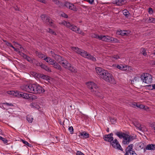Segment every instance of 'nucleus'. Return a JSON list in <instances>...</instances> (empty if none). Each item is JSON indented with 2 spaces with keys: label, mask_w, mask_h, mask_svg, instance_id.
<instances>
[{
  "label": "nucleus",
  "mask_w": 155,
  "mask_h": 155,
  "mask_svg": "<svg viewBox=\"0 0 155 155\" xmlns=\"http://www.w3.org/2000/svg\"><path fill=\"white\" fill-rule=\"evenodd\" d=\"M116 135L120 139L123 138L122 143L124 144H128L134 139L133 136L122 132H117Z\"/></svg>",
  "instance_id": "1"
},
{
  "label": "nucleus",
  "mask_w": 155,
  "mask_h": 155,
  "mask_svg": "<svg viewBox=\"0 0 155 155\" xmlns=\"http://www.w3.org/2000/svg\"><path fill=\"white\" fill-rule=\"evenodd\" d=\"M86 85L93 94L97 96H99V88L93 82H88L86 83Z\"/></svg>",
  "instance_id": "2"
},
{
  "label": "nucleus",
  "mask_w": 155,
  "mask_h": 155,
  "mask_svg": "<svg viewBox=\"0 0 155 155\" xmlns=\"http://www.w3.org/2000/svg\"><path fill=\"white\" fill-rule=\"evenodd\" d=\"M60 24L63 25L66 27H67L70 28L72 31L75 32L76 33L81 34L82 35H84V33L80 30V29L77 27L75 26H74L72 25L68 22L66 21H63L60 23Z\"/></svg>",
  "instance_id": "3"
},
{
  "label": "nucleus",
  "mask_w": 155,
  "mask_h": 155,
  "mask_svg": "<svg viewBox=\"0 0 155 155\" xmlns=\"http://www.w3.org/2000/svg\"><path fill=\"white\" fill-rule=\"evenodd\" d=\"M55 3H56L59 7H66L68 8L69 9L73 10L74 11H77V8L76 7L72 4L67 2L64 4L61 3L60 1H54Z\"/></svg>",
  "instance_id": "4"
},
{
  "label": "nucleus",
  "mask_w": 155,
  "mask_h": 155,
  "mask_svg": "<svg viewBox=\"0 0 155 155\" xmlns=\"http://www.w3.org/2000/svg\"><path fill=\"white\" fill-rule=\"evenodd\" d=\"M32 93L34 94L42 93L44 89L37 83L31 84Z\"/></svg>",
  "instance_id": "5"
},
{
  "label": "nucleus",
  "mask_w": 155,
  "mask_h": 155,
  "mask_svg": "<svg viewBox=\"0 0 155 155\" xmlns=\"http://www.w3.org/2000/svg\"><path fill=\"white\" fill-rule=\"evenodd\" d=\"M141 78L143 82L149 84L152 82V76L148 73H145L142 74L141 76Z\"/></svg>",
  "instance_id": "6"
},
{
  "label": "nucleus",
  "mask_w": 155,
  "mask_h": 155,
  "mask_svg": "<svg viewBox=\"0 0 155 155\" xmlns=\"http://www.w3.org/2000/svg\"><path fill=\"white\" fill-rule=\"evenodd\" d=\"M100 40L108 42L116 43L119 42V41L117 39L107 35H101Z\"/></svg>",
  "instance_id": "7"
},
{
  "label": "nucleus",
  "mask_w": 155,
  "mask_h": 155,
  "mask_svg": "<svg viewBox=\"0 0 155 155\" xmlns=\"http://www.w3.org/2000/svg\"><path fill=\"white\" fill-rule=\"evenodd\" d=\"M79 54L82 56L91 60L93 61H96V59L94 57L84 51L81 50Z\"/></svg>",
  "instance_id": "8"
},
{
  "label": "nucleus",
  "mask_w": 155,
  "mask_h": 155,
  "mask_svg": "<svg viewBox=\"0 0 155 155\" xmlns=\"http://www.w3.org/2000/svg\"><path fill=\"white\" fill-rule=\"evenodd\" d=\"M21 94V97L25 99H32L33 100L37 98V97L36 96L31 94L25 93H24L22 92Z\"/></svg>",
  "instance_id": "9"
},
{
  "label": "nucleus",
  "mask_w": 155,
  "mask_h": 155,
  "mask_svg": "<svg viewBox=\"0 0 155 155\" xmlns=\"http://www.w3.org/2000/svg\"><path fill=\"white\" fill-rule=\"evenodd\" d=\"M104 81L107 82L115 84H116V81L113 77L111 74L109 73L107 77L104 80Z\"/></svg>",
  "instance_id": "10"
},
{
  "label": "nucleus",
  "mask_w": 155,
  "mask_h": 155,
  "mask_svg": "<svg viewBox=\"0 0 155 155\" xmlns=\"http://www.w3.org/2000/svg\"><path fill=\"white\" fill-rule=\"evenodd\" d=\"M20 88L23 91L32 93L31 84L22 85L20 87Z\"/></svg>",
  "instance_id": "11"
},
{
  "label": "nucleus",
  "mask_w": 155,
  "mask_h": 155,
  "mask_svg": "<svg viewBox=\"0 0 155 155\" xmlns=\"http://www.w3.org/2000/svg\"><path fill=\"white\" fill-rule=\"evenodd\" d=\"M110 143L113 148L121 150H123L122 148L117 139H115L113 140L110 142Z\"/></svg>",
  "instance_id": "12"
},
{
  "label": "nucleus",
  "mask_w": 155,
  "mask_h": 155,
  "mask_svg": "<svg viewBox=\"0 0 155 155\" xmlns=\"http://www.w3.org/2000/svg\"><path fill=\"white\" fill-rule=\"evenodd\" d=\"M41 18L44 22L51 26H52L53 21L52 20L46 15H42L41 16Z\"/></svg>",
  "instance_id": "13"
},
{
  "label": "nucleus",
  "mask_w": 155,
  "mask_h": 155,
  "mask_svg": "<svg viewBox=\"0 0 155 155\" xmlns=\"http://www.w3.org/2000/svg\"><path fill=\"white\" fill-rule=\"evenodd\" d=\"M58 63L61 64L65 68L67 69L69 68L71 64L68 61L65 60H63V58L61 57L59 61H57Z\"/></svg>",
  "instance_id": "14"
},
{
  "label": "nucleus",
  "mask_w": 155,
  "mask_h": 155,
  "mask_svg": "<svg viewBox=\"0 0 155 155\" xmlns=\"http://www.w3.org/2000/svg\"><path fill=\"white\" fill-rule=\"evenodd\" d=\"M7 93L10 95H13L18 97H21V96L22 93L21 92L15 91H8L7 92Z\"/></svg>",
  "instance_id": "15"
},
{
  "label": "nucleus",
  "mask_w": 155,
  "mask_h": 155,
  "mask_svg": "<svg viewBox=\"0 0 155 155\" xmlns=\"http://www.w3.org/2000/svg\"><path fill=\"white\" fill-rule=\"evenodd\" d=\"M113 134L110 133L109 134L105 135L104 136L103 138L104 140L109 142H111L114 140V138L113 137Z\"/></svg>",
  "instance_id": "16"
},
{
  "label": "nucleus",
  "mask_w": 155,
  "mask_h": 155,
  "mask_svg": "<svg viewBox=\"0 0 155 155\" xmlns=\"http://www.w3.org/2000/svg\"><path fill=\"white\" fill-rule=\"evenodd\" d=\"M35 75L38 78H41L45 80L48 81H49L50 80V77L48 76L38 73L35 74Z\"/></svg>",
  "instance_id": "17"
},
{
  "label": "nucleus",
  "mask_w": 155,
  "mask_h": 155,
  "mask_svg": "<svg viewBox=\"0 0 155 155\" xmlns=\"http://www.w3.org/2000/svg\"><path fill=\"white\" fill-rule=\"evenodd\" d=\"M95 70L97 74L100 78L102 75L103 73L105 71V70L99 67H96L95 68Z\"/></svg>",
  "instance_id": "18"
},
{
  "label": "nucleus",
  "mask_w": 155,
  "mask_h": 155,
  "mask_svg": "<svg viewBox=\"0 0 155 155\" xmlns=\"http://www.w3.org/2000/svg\"><path fill=\"white\" fill-rule=\"evenodd\" d=\"M130 32L128 31H118L117 32V34L120 35H128L130 34Z\"/></svg>",
  "instance_id": "19"
},
{
  "label": "nucleus",
  "mask_w": 155,
  "mask_h": 155,
  "mask_svg": "<svg viewBox=\"0 0 155 155\" xmlns=\"http://www.w3.org/2000/svg\"><path fill=\"white\" fill-rule=\"evenodd\" d=\"M44 60L46 62L48 63L49 64L53 65L56 62L55 60L51 58L50 57H46L44 59Z\"/></svg>",
  "instance_id": "20"
},
{
  "label": "nucleus",
  "mask_w": 155,
  "mask_h": 155,
  "mask_svg": "<svg viewBox=\"0 0 155 155\" xmlns=\"http://www.w3.org/2000/svg\"><path fill=\"white\" fill-rule=\"evenodd\" d=\"M135 127L139 130L143 131V126L141 125L137 122H135L134 123Z\"/></svg>",
  "instance_id": "21"
},
{
  "label": "nucleus",
  "mask_w": 155,
  "mask_h": 155,
  "mask_svg": "<svg viewBox=\"0 0 155 155\" xmlns=\"http://www.w3.org/2000/svg\"><path fill=\"white\" fill-rule=\"evenodd\" d=\"M50 53L52 56L57 61H59V59L61 58V56L55 54L53 51H51Z\"/></svg>",
  "instance_id": "22"
},
{
  "label": "nucleus",
  "mask_w": 155,
  "mask_h": 155,
  "mask_svg": "<svg viewBox=\"0 0 155 155\" xmlns=\"http://www.w3.org/2000/svg\"><path fill=\"white\" fill-rule=\"evenodd\" d=\"M4 105H2L0 106V107H1L2 109H8L10 108V106H13V105L11 104H9L7 103H3V104Z\"/></svg>",
  "instance_id": "23"
},
{
  "label": "nucleus",
  "mask_w": 155,
  "mask_h": 155,
  "mask_svg": "<svg viewBox=\"0 0 155 155\" xmlns=\"http://www.w3.org/2000/svg\"><path fill=\"white\" fill-rule=\"evenodd\" d=\"M127 66L126 65L122 64H117V68L123 71H126L127 69Z\"/></svg>",
  "instance_id": "24"
},
{
  "label": "nucleus",
  "mask_w": 155,
  "mask_h": 155,
  "mask_svg": "<svg viewBox=\"0 0 155 155\" xmlns=\"http://www.w3.org/2000/svg\"><path fill=\"white\" fill-rule=\"evenodd\" d=\"M108 59L110 61H114V60H117L120 58V57L117 55H114L111 56H108Z\"/></svg>",
  "instance_id": "25"
},
{
  "label": "nucleus",
  "mask_w": 155,
  "mask_h": 155,
  "mask_svg": "<svg viewBox=\"0 0 155 155\" xmlns=\"http://www.w3.org/2000/svg\"><path fill=\"white\" fill-rule=\"evenodd\" d=\"M125 1H114L112 3L114 4H116L117 5L121 6L124 5L125 2Z\"/></svg>",
  "instance_id": "26"
},
{
  "label": "nucleus",
  "mask_w": 155,
  "mask_h": 155,
  "mask_svg": "<svg viewBox=\"0 0 155 155\" xmlns=\"http://www.w3.org/2000/svg\"><path fill=\"white\" fill-rule=\"evenodd\" d=\"M146 149L148 150H155V145L152 144H148L146 147Z\"/></svg>",
  "instance_id": "27"
},
{
  "label": "nucleus",
  "mask_w": 155,
  "mask_h": 155,
  "mask_svg": "<svg viewBox=\"0 0 155 155\" xmlns=\"http://www.w3.org/2000/svg\"><path fill=\"white\" fill-rule=\"evenodd\" d=\"M30 106L31 108H33L38 109L40 107L39 105L37 103L35 102H32V103H31L30 104Z\"/></svg>",
  "instance_id": "28"
},
{
  "label": "nucleus",
  "mask_w": 155,
  "mask_h": 155,
  "mask_svg": "<svg viewBox=\"0 0 155 155\" xmlns=\"http://www.w3.org/2000/svg\"><path fill=\"white\" fill-rule=\"evenodd\" d=\"M80 134L82 138H87L89 137V134L85 132H82Z\"/></svg>",
  "instance_id": "29"
},
{
  "label": "nucleus",
  "mask_w": 155,
  "mask_h": 155,
  "mask_svg": "<svg viewBox=\"0 0 155 155\" xmlns=\"http://www.w3.org/2000/svg\"><path fill=\"white\" fill-rule=\"evenodd\" d=\"M134 146L133 144H131L129 145L126 148V151H128L130 153V152H132V151H133L132 150Z\"/></svg>",
  "instance_id": "30"
},
{
  "label": "nucleus",
  "mask_w": 155,
  "mask_h": 155,
  "mask_svg": "<svg viewBox=\"0 0 155 155\" xmlns=\"http://www.w3.org/2000/svg\"><path fill=\"white\" fill-rule=\"evenodd\" d=\"M109 72L106 70H105L104 72L103 73L102 75L100 78L103 79L104 80H105L107 76V75Z\"/></svg>",
  "instance_id": "31"
},
{
  "label": "nucleus",
  "mask_w": 155,
  "mask_h": 155,
  "mask_svg": "<svg viewBox=\"0 0 155 155\" xmlns=\"http://www.w3.org/2000/svg\"><path fill=\"white\" fill-rule=\"evenodd\" d=\"M70 66L67 69L71 71L72 72H73L74 73H76L77 72V70L76 68L73 67V66H71V64H70Z\"/></svg>",
  "instance_id": "32"
},
{
  "label": "nucleus",
  "mask_w": 155,
  "mask_h": 155,
  "mask_svg": "<svg viewBox=\"0 0 155 155\" xmlns=\"http://www.w3.org/2000/svg\"><path fill=\"white\" fill-rule=\"evenodd\" d=\"M71 48L73 51L79 54H80V52L81 51V49H80L76 47H72Z\"/></svg>",
  "instance_id": "33"
},
{
  "label": "nucleus",
  "mask_w": 155,
  "mask_h": 155,
  "mask_svg": "<svg viewBox=\"0 0 155 155\" xmlns=\"http://www.w3.org/2000/svg\"><path fill=\"white\" fill-rule=\"evenodd\" d=\"M91 37L94 38L99 40H100L101 35H99L95 33L91 34L90 35Z\"/></svg>",
  "instance_id": "34"
},
{
  "label": "nucleus",
  "mask_w": 155,
  "mask_h": 155,
  "mask_svg": "<svg viewBox=\"0 0 155 155\" xmlns=\"http://www.w3.org/2000/svg\"><path fill=\"white\" fill-rule=\"evenodd\" d=\"M53 67L57 69L58 70H61V66L57 63L55 62V63H54V64L53 65Z\"/></svg>",
  "instance_id": "35"
},
{
  "label": "nucleus",
  "mask_w": 155,
  "mask_h": 155,
  "mask_svg": "<svg viewBox=\"0 0 155 155\" xmlns=\"http://www.w3.org/2000/svg\"><path fill=\"white\" fill-rule=\"evenodd\" d=\"M147 22L149 23H155V18L149 17L147 19Z\"/></svg>",
  "instance_id": "36"
},
{
  "label": "nucleus",
  "mask_w": 155,
  "mask_h": 155,
  "mask_svg": "<svg viewBox=\"0 0 155 155\" xmlns=\"http://www.w3.org/2000/svg\"><path fill=\"white\" fill-rule=\"evenodd\" d=\"M27 119L29 123H31L33 121V118L32 116L28 115L27 117Z\"/></svg>",
  "instance_id": "37"
},
{
  "label": "nucleus",
  "mask_w": 155,
  "mask_h": 155,
  "mask_svg": "<svg viewBox=\"0 0 155 155\" xmlns=\"http://www.w3.org/2000/svg\"><path fill=\"white\" fill-rule=\"evenodd\" d=\"M21 141L24 144L27 145L29 147H33V146L31 144H29L28 142L24 140L21 139Z\"/></svg>",
  "instance_id": "38"
},
{
  "label": "nucleus",
  "mask_w": 155,
  "mask_h": 155,
  "mask_svg": "<svg viewBox=\"0 0 155 155\" xmlns=\"http://www.w3.org/2000/svg\"><path fill=\"white\" fill-rule=\"evenodd\" d=\"M123 12L124 15L126 17H128L130 14L129 12L126 9L123 10Z\"/></svg>",
  "instance_id": "39"
},
{
  "label": "nucleus",
  "mask_w": 155,
  "mask_h": 155,
  "mask_svg": "<svg viewBox=\"0 0 155 155\" xmlns=\"http://www.w3.org/2000/svg\"><path fill=\"white\" fill-rule=\"evenodd\" d=\"M140 52L142 53L144 56H146L147 55V53L146 52V50L144 48H141L140 49Z\"/></svg>",
  "instance_id": "40"
},
{
  "label": "nucleus",
  "mask_w": 155,
  "mask_h": 155,
  "mask_svg": "<svg viewBox=\"0 0 155 155\" xmlns=\"http://www.w3.org/2000/svg\"><path fill=\"white\" fill-rule=\"evenodd\" d=\"M42 67L48 72H50L51 71L50 68L45 65H42Z\"/></svg>",
  "instance_id": "41"
},
{
  "label": "nucleus",
  "mask_w": 155,
  "mask_h": 155,
  "mask_svg": "<svg viewBox=\"0 0 155 155\" xmlns=\"http://www.w3.org/2000/svg\"><path fill=\"white\" fill-rule=\"evenodd\" d=\"M136 105L137 107H138L140 109H143L145 108V106L143 104H134V105Z\"/></svg>",
  "instance_id": "42"
},
{
  "label": "nucleus",
  "mask_w": 155,
  "mask_h": 155,
  "mask_svg": "<svg viewBox=\"0 0 155 155\" xmlns=\"http://www.w3.org/2000/svg\"><path fill=\"white\" fill-rule=\"evenodd\" d=\"M38 57L40 58H45L46 57H47L45 55L41 53H39L38 54Z\"/></svg>",
  "instance_id": "43"
},
{
  "label": "nucleus",
  "mask_w": 155,
  "mask_h": 155,
  "mask_svg": "<svg viewBox=\"0 0 155 155\" xmlns=\"http://www.w3.org/2000/svg\"><path fill=\"white\" fill-rule=\"evenodd\" d=\"M48 32L49 33H50L51 34H53L54 35H56V33L51 29L49 28L48 29Z\"/></svg>",
  "instance_id": "44"
},
{
  "label": "nucleus",
  "mask_w": 155,
  "mask_h": 155,
  "mask_svg": "<svg viewBox=\"0 0 155 155\" xmlns=\"http://www.w3.org/2000/svg\"><path fill=\"white\" fill-rule=\"evenodd\" d=\"M60 16L65 18H67L68 17V15L64 12H62L61 14H60Z\"/></svg>",
  "instance_id": "45"
},
{
  "label": "nucleus",
  "mask_w": 155,
  "mask_h": 155,
  "mask_svg": "<svg viewBox=\"0 0 155 155\" xmlns=\"http://www.w3.org/2000/svg\"><path fill=\"white\" fill-rule=\"evenodd\" d=\"M68 130H69L70 132L72 134L74 131V129L73 127L72 126H71L69 127Z\"/></svg>",
  "instance_id": "46"
},
{
  "label": "nucleus",
  "mask_w": 155,
  "mask_h": 155,
  "mask_svg": "<svg viewBox=\"0 0 155 155\" xmlns=\"http://www.w3.org/2000/svg\"><path fill=\"white\" fill-rule=\"evenodd\" d=\"M24 57H25V58L29 62H30L31 61V59L29 57L25 55Z\"/></svg>",
  "instance_id": "47"
},
{
  "label": "nucleus",
  "mask_w": 155,
  "mask_h": 155,
  "mask_svg": "<svg viewBox=\"0 0 155 155\" xmlns=\"http://www.w3.org/2000/svg\"><path fill=\"white\" fill-rule=\"evenodd\" d=\"M148 13L150 14H152L153 12V9L151 8H149L148 9Z\"/></svg>",
  "instance_id": "48"
},
{
  "label": "nucleus",
  "mask_w": 155,
  "mask_h": 155,
  "mask_svg": "<svg viewBox=\"0 0 155 155\" xmlns=\"http://www.w3.org/2000/svg\"><path fill=\"white\" fill-rule=\"evenodd\" d=\"M6 44V45L9 47H11L12 48H14V46L12 45V44L10 43L7 42Z\"/></svg>",
  "instance_id": "49"
},
{
  "label": "nucleus",
  "mask_w": 155,
  "mask_h": 155,
  "mask_svg": "<svg viewBox=\"0 0 155 155\" xmlns=\"http://www.w3.org/2000/svg\"><path fill=\"white\" fill-rule=\"evenodd\" d=\"M140 79V78L139 77H135L133 80L134 81H138Z\"/></svg>",
  "instance_id": "50"
},
{
  "label": "nucleus",
  "mask_w": 155,
  "mask_h": 155,
  "mask_svg": "<svg viewBox=\"0 0 155 155\" xmlns=\"http://www.w3.org/2000/svg\"><path fill=\"white\" fill-rule=\"evenodd\" d=\"M1 140H2L5 143H7V140L6 139L2 138V139H1Z\"/></svg>",
  "instance_id": "51"
},
{
  "label": "nucleus",
  "mask_w": 155,
  "mask_h": 155,
  "mask_svg": "<svg viewBox=\"0 0 155 155\" xmlns=\"http://www.w3.org/2000/svg\"><path fill=\"white\" fill-rule=\"evenodd\" d=\"M76 154L77 155H85L83 153L80 151H78Z\"/></svg>",
  "instance_id": "52"
},
{
  "label": "nucleus",
  "mask_w": 155,
  "mask_h": 155,
  "mask_svg": "<svg viewBox=\"0 0 155 155\" xmlns=\"http://www.w3.org/2000/svg\"><path fill=\"white\" fill-rule=\"evenodd\" d=\"M130 153L131 155H137L134 151H132V152H130Z\"/></svg>",
  "instance_id": "53"
},
{
  "label": "nucleus",
  "mask_w": 155,
  "mask_h": 155,
  "mask_svg": "<svg viewBox=\"0 0 155 155\" xmlns=\"http://www.w3.org/2000/svg\"><path fill=\"white\" fill-rule=\"evenodd\" d=\"M87 2H88L90 4H92L94 2V1H86Z\"/></svg>",
  "instance_id": "54"
},
{
  "label": "nucleus",
  "mask_w": 155,
  "mask_h": 155,
  "mask_svg": "<svg viewBox=\"0 0 155 155\" xmlns=\"http://www.w3.org/2000/svg\"><path fill=\"white\" fill-rule=\"evenodd\" d=\"M152 127L154 130V132L155 133V123L153 124V125L152 126Z\"/></svg>",
  "instance_id": "55"
},
{
  "label": "nucleus",
  "mask_w": 155,
  "mask_h": 155,
  "mask_svg": "<svg viewBox=\"0 0 155 155\" xmlns=\"http://www.w3.org/2000/svg\"><path fill=\"white\" fill-rule=\"evenodd\" d=\"M117 64H113L112 66L114 68H117Z\"/></svg>",
  "instance_id": "56"
},
{
  "label": "nucleus",
  "mask_w": 155,
  "mask_h": 155,
  "mask_svg": "<svg viewBox=\"0 0 155 155\" xmlns=\"http://www.w3.org/2000/svg\"><path fill=\"white\" fill-rule=\"evenodd\" d=\"M147 20L146 18H144L143 20V21L146 22H147Z\"/></svg>",
  "instance_id": "57"
},
{
  "label": "nucleus",
  "mask_w": 155,
  "mask_h": 155,
  "mask_svg": "<svg viewBox=\"0 0 155 155\" xmlns=\"http://www.w3.org/2000/svg\"><path fill=\"white\" fill-rule=\"evenodd\" d=\"M152 88L151 89H155V84L152 85Z\"/></svg>",
  "instance_id": "58"
},
{
  "label": "nucleus",
  "mask_w": 155,
  "mask_h": 155,
  "mask_svg": "<svg viewBox=\"0 0 155 155\" xmlns=\"http://www.w3.org/2000/svg\"><path fill=\"white\" fill-rule=\"evenodd\" d=\"M13 48L14 49V50L16 51H18V49H17V48H15L14 47V48Z\"/></svg>",
  "instance_id": "59"
},
{
  "label": "nucleus",
  "mask_w": 155,
  "mask_h": 155,
  "mask_svg": "<svg viewBox=\"0 0 155 155\" xmlns=\"http://www.w3.org/2000/svg\"><path fill=\"white\" fill-rule=\"evenodd\" d=\"M129 153L128 151H126V153L124 155H129Z\"/></svg>",
  "instance_id": "60"
},
{
  "label": "nucleus",
  "mask_w": 155,
  "mask_h": 155,
  "mask_svg": "<svg viewBox=\"0 0 155 155\" xmlns=\"http://www.w3.org/2000/svg\"><path fill=\"white\" fill-rule=\"evenodd\" d=\"M40 1L42 3H45V1H44V0H43V1Z\"/></svg>",
  "instance_id": "61"
},
{
  "label": "nucleus",
  "mask_w": 155,
  "mask_h": 155,
  "mask_svg": "<svg viewBox=\"0 0 155 155\" xmlns=\"http://www.w3.org/2000/svg\"><path fill=\"white\" fill-rule=\"evenodd\" d=\"M3 137L0 136V139L1 140V139H2Z\"/></svg>",
  "instance_id": "62"
},
{
  "label": "nucleus",
  "mask_w": 155,
  "mask_h": 155,
  "mask_svg": "<svg viewBox=\"0 0 155 155\" xmlns=\"http://www.w3.org/2000/svg\"><path fill=\"white\" fill-rule=\"evenodd\" d=\"M147 108V107H146V108H145V109H146Z\"/></svg>",
  "instance_id": "63"
},
{
  "label": "nucleus",
  "mask_w": 155,
  "mask_h": 155,
  "mask_svg": "<svg viewBox=\"0 0 155 155\" xmlns=\"http://www.w3.org/2000/svg\"><path fill=\"white\" fill-rule=\"evenodd\" d=\"M154 55H155V52H154Z\"/></svg>",
  "instance_id": "64"
}]
</instances>
